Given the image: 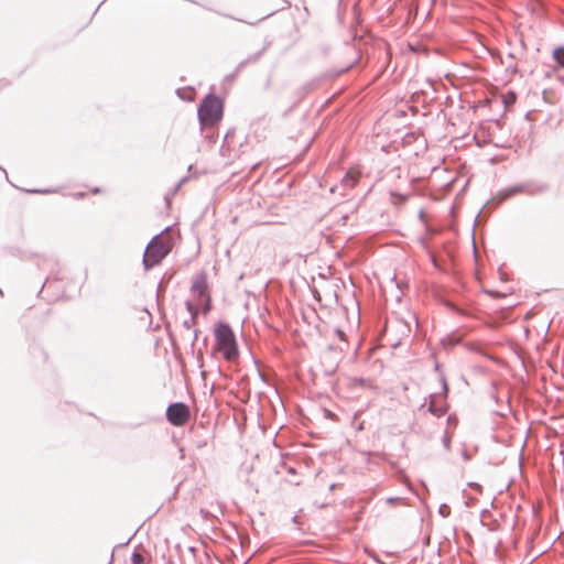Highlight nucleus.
Masks as SVG:
<instances>
[{
    "label": "nucleus",
    "instance_id": "1",
    "mask_svg": "<svg viewBox=\"0 0 564 564\" xmlns=\"http://www.w3.org/2000/svg\"><path fill=\"white\" fill-rule=\"evenodd\" d=\"M198 119L203 126H212L223 117V101L219 97L209 94L198 108Z\"/></svg>",
    "mask_w": 564,
    "mask_h": 564
},
{
    "label": "nucleus",
    "instance_id": "2",
    "mask_svg": "<svg viewBox=\"0 0 564 564\" xmlns=\"http://www.w3.org/2000/svg\"><path fill=\"white\" fill-rule=\"evenodd\" d=\"M215 338L219 351L227 360H232L238 355V347L232 329L226 323H220L215 328Z\"/></svg>",
    "mask_w": 564,
    "mask_h": 564
},
{
    "label": "nucleus",
    "instance_id": "3",
    "mask_svg": "<svg viewBox=\"0 0 564 564\" xmlns=\"http://www.w3.org/2000/svg\"><path fill=\"white\" fill-rule=\"evenodd\" d=\"M170 250V245L161 239L160 235L154 236L143 254L144 269L150 270L158 265L169 254Z\"/></svg>",
    "mask_w": 564,
    "mask_h": 564
},
{
    "label": "nucleus",
    "instance_id": "4",
    "mask_svg": "<svg viewBox=\"0 0 564 564\" xmlns=\"http://www.w3.org/2000/svg\"><path fill=\"white\" fill-rule=\"evenodd\" d=\"M546 189H547V186L545 184H535L533 182H528V183H522V184H517V185L510 186V187L503 189L499 194V196H500V200H505V199H507L516 194H519V193L535 195V194L543 193Z\"/></svg>",
    "mask_w": 564,
    "mask_h": 564
},
{
    "label": "nucleus",
    "instance_id": "5",
    "mask_svg": "<svg viewBox=\"0 0 564 564\" xmlns=\"http://www.w3.org/2000/svg\"><path fill=\"white\" fill-rule=\"evenodd\" d=\"M166 417L172 425L182 426L189 419V410L184 403L175 402L167 406Z\"/></svg>",
    "mask_w": 564,
    "mask_h": 564
},
{
    "label": "nucleus",
    "instance_id": "6",
    "mask_svg": "<svg viewBox=\"0 0 564 564\" xmlns=\"http://www.w3.org/2000/svg\"><path fill=\"white\" fill-rule=\"evenodd\" d=\"M359 177H360V172L355 169H350L345 174V176L341 178L339 184H336L333 187H330V192L332 193L338 192L341 196H345L347 191H349L356 186V184L359 181Z\"/></svg>",
    "mask_w": 564,
    "mask_h": 564
},
{
    "label": "nucleus",
    "instance_id": "7",
    "mask_svg": "<svg viewBox=\"0 0 564 564\" xmlns=\"http://www.w3.org/2000/svg\"><path fill=\"white\" fill-rule=\"evenodd\" d=\"M207 290L206 275L202 273L198 275L192 284L191 291L196 297H202Z\"/></svg>",
    "mask_w": 564,
    "mask_h": 564
},
{
    "label": "nucleus",
    "instance_id": "8",
    "mask_svg": "<svg viewBox=\"0 0 564 564\" xmlns=\"http://www.w3.org/2000/svg\"><path fill=\"white\" fill-rule=\"evenodd\" d=\"M552 58L557 67L564 68V46H557L552 52Z\"/></svg>",
    "mask_w": 564,
    "mask_h": 564
},
{
    "label": "nucleus",
    "instance_id": "9",
    "mask_svg": "<svg viewBox=\"0 0 564 564\" xmlns=\"http://www.w3.org/2000/svg\"><path fill=\"white\" fill-rule=\"evenodd\" d=\"M187 311L191 313V322L195 323L196 316H197V308L194 306V304L191 301H186L185 303Z\"/></svg>",
    "mask_w": 564,
    "mask_h": 564
},
{
    "label": "nucleus",
    "instance_id": "10",
    "mask_svg": "<svg viewBox=\"0 0 564 564\" xmlns=\"http://www.w3.org/2000/svg\"><path fill=\"white\" fill-rule=\"evenodd\" d=\"M144 557L142 554L134 552L131 556V563L132 564H143Z\"/></svg>",
    "mask_w": 564,
    "mask_h": 564
},
{
    "label": "nucleus",
    "instance_id": "11",
    "mask_svg": "<svg viewBox=\"0 0 564 564\" xmlns=\"http://www.w3.org/2000/svg\"><path fill=\"white\" fill-rule=\"evenodd\" d=\"M438 511L443 517H447L449 514V508L446 505H442Z\"/></svg>",
    "mask_w": 564,
    "mask_h": 564
},
{
    "label": "nucleus",
    "instance_id": "12",
    "mask_svg": "<svg viewBox=\"0 0 564 564\" xmlns=\"http://www.w3.org/2000/svg\"><path fill=\"white\" fill-rule=\"evenodd\" d=\"M399 500H400L399 498H388L387 502L388 503H394L395 501H399Z\"/></svg>",
    "mask_w": 564,
    "mask_h": 564
},
{
    "label": "nucleus",
    "instance_id": "13",
    "mask_svg": "<svg viewBox=\"0 0 564 564\" xmlns=\"http://www.w3.org/2000/svg\"><path fill=\"white\" fill-rule=\"evenodd\" d=\"M29 193H47L48 191H41V189H31L28 191Z\"/></svg>",
    "mask_w": 564,
    "mask_h": 564
},
{
    "label": "nucleus",
    "instance_id": "14",
    "mask_svg": "<svg viewBox=\"0 0 564 564\" xmlns=\"http://www.w3.org/2000/svg\"><path fill=\"white\" fill-rule=\"evenodd\" d=\"M191 324H193L191 321H186V322L184 323V325H185L187 328H189Z\"/></svg>",
    "mask_w": 564,
    "mask_h": 564
},
{
    "label": "nucleus",
    "instance_id": "15",
    "mask_svg": "<svg viewBox=\"0 0 564 564\" xmlns=\"http://www.w3.org/2000/svg\"><path fill=\"white\" fill-rule=\"evenodd\" d=\"M209 308H210V306H209V304H207V305L205 306V308H204L205 313H206V312H208V311H209Z\"/></svg>",
    "mask_w": 564,
    "mask_h": 564
},
{
    "label": "nucleus",
    "instance_id": "16",
    "mask_svg": "<svg viewBox=\"0 0 564 564\" xmlns=\"http://www.w3.org/2000/svg\"><path fill=\"white\" fill-rule=\"evenodd\" d=\"M337 334L339 335L340 338L344 336V333L341 330H337Z\"/></svg>",
    "mask_w": 564,
    "mask_h": 564
},
{
    "label": "nucleus",
    "instance_id": "17",
    "mask_svg": "<svg viewBox=\"0 0 564 564\" xmlns=\"http://www.w3.org/2000/svg\"><path fill=\"white\" fill-rule=\"evenodd\" d=\"M443 386H444V389L447 390V384H446L445 380H443Z\"/></svg>",
    "mask_w": 564,
    "mask_h": 564
}]
</instances>
